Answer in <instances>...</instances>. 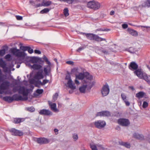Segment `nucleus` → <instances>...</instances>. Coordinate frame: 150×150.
I'll list each match as a JSON object with an SVG mask.
<instances>
[{
    "instance_id": "3",
    "label": "nucleus",
    "mask_w": 150,
    "mask_h": 150,
    "mask_svg": "<svg viewBox=\"0 0 150 150\" xmlns=\"http://www.w3.org/2000/svg\"><path fill=\"white\" fill-rule=\"evenodd\" d=\"M43 59L44 61H45L48 64L47 65L45 66L44 67V70L45 74L46 75L49 76V74L50 73L51 70V63L45 55L43 56Z\"/></svg>"
},
{
    "instance_id": "55",
    "label": "nucleus",
    "mask_w": 150,
    "mask_h": 150,
    "mask_svg": "<svg viewBox=\"0 0 150 150\" xmlns=\"http://www.w3.org/2000/svg\"><path fill=\"white\" fill-rule=\"evenodd\" d=\"M30 3L32 5L34 6L35 7V6L36 5H35V4L34 2V1L32 0H30L29 1Z\"/></svg>"
},
{
    "instance_id": "52",
    "label": "nucleus",
    "mask_w": 150,
    "mask_h": 150,
    "mask_svg": "<svg viewBox=\"0 0 150 150\" xmlns=\"http://www.w3.org/2000/svg\"><path fill=\"white\" fill-rule=\"evenodd\" d=\"M136 26L137 27H141L142 28H150V27L148 26H146L136 25Z\"/></svg>"
},
{
    "instance_id": "48",
    "label": "nucleus",
    "mask_w": 150,
    "mask_h": 150,
    "mask_svg": "<svg viewBox=\"0 0 150 150\" xmlns=\"http://www.w3.org/2000/svg\"><path fill=\"white\" fill-rule=\"evenodd\" d=\"M16 18L18 20H21L23 19L22 17L20 16H16Z\"/></svg>"
},
{
    "instance_id": "33",
    "label": "nucleus",
    "mask_w": 150,
    "mask_h": 150,
    "mask_svg": "<svg viewBox=\"0 0 150 150\" xmlns=\"http://www.w3.org/2000/svg\"><path fill=\"white\" fill-rule=\"evenodd\" d=\"M31 67L34 69L38 70L40 69L42 66L39 64H34L31 66Z\"/></svg>"
},
{
    "instance_id": "2",
    "label": "nucleus",
    "mask_w": 150,
    "mask_h": 150,
    "mask_svg": "<svg viewBox=\"0 0 150 150\" xmlns=\"http://www.w3.org/2000/svg\"><path fill=\"white\" fill-rule=\"evenodd\" d=\"M76 79L81 80H83V83L85 81H92L93 76L88 72H86L79 73L78 75H76Z\"/></svg>"
},
{
    "instance_id": "15",
    "label": "nucleus",
    "mask_w": 150,
    "mask_h": 150,
    "mask_svg": "<svg viewBox=\"0 0 150 150\" xmlns=\"http://www.w3.org/2000/svg\"><path fill=\"white\" fill-rule=\"evenodd\" d=\"M111 115L110 112L107 110L102 111L98 112L96 115V117H108Z\"/></svg>"
},
{
    "instance_id": "61",
    "label": "nucleus",
    "mask_w": 150,
    "mask_h": 150,
    "mask_svg": "<svg viewBox=\"0 0 150 150\" xmlns=\"http://www.w3.org/2000/svg\"><path fill=\"white\" fill-rule=\"evenodd\" d=\"M129 88L132 90V91H134V88L133 86H129Z\"/></svg>"
},
{
    "instance_id": "21",
    "label": "nucleus",
    "mask_w": 150,
    "mask_h": 150,
    "mask_svg": "<svg viewBox=\"0 0 150 150\" xmlns=\"http://www.w3.org/2000/svg\"><path fill=\"white\" fill-rule=\"evenodd\" d=\"M127 31L130 34L133 36L136 37L138 35L137 32L133 29L130 28H128L127 29Z\"/></svg>"
},
{
    "instance_id": "30",
    "label": "nucleus",
    "mask_w": 150,
    "mask_h": 150,
    "mask_svg": "<svg viewBox=\"0 0 150 150\" xmlns=\"http://www.w3.org/2000/svg\"><path fill=\"white\" fill-rule=\"evenodd\" d=\"M3 100L9 103H11L13 101V98L12 97L10 96H4L3 98Z\"/></svg>"
},
{
    "instance_id": "26",
    "label": "nucleus",
    "mask_w": 150,
    "mask_h": 150,
    "mask_svg": "<svg viewBox=\"0 0 150 150\" xmlns=\"http://www.w3.org/2000/svg\"><path fill=\"white\" fill-rule=\"evenodd\" d=\"M133 137L138 139L142 140L144 139L143 136L142 134H139L137 133H135L133 134Z\"/></svg>"
},
{
    "instance_id": "5",
    "label": "nucleus",
    "mask_w": 150,
    "mask_h": 150,
    "mask_svg": "<svg viewBox=\"0 0 150 150\" xmlns=\"http://www.w3.org/2000/svg\"><path fill=\"white\" fill-rule=\"evenodd\" d=\"M134 73L139 78H143L150 85V79L147 75H143L141 69H137L134 71Z\"/></svg>"
},
{
    "instance_id": "42",
    "label": "nucleus",
    "mask_w": 150,
    "mask_h": 150,
    "mask_svg": "<svg viewBox=\"0 0 150 150\" xmlns=\"http://www.w3.org/2000/svg\"><path fill=\"white\" fill-rule=\"evenodd\" d=\"M6 50L5 49H4L2 50H0V56H3L5 54Z\"/></svg>"
},
{
    "instance_id": "28",
    "label": "nucleus",
    "mask_w": 150,
    "mask_h": 150,
    "mask_svg": "<svg viewBox=\"0 0 150 150\" xmlns=\"http://www.w3.org/2000/svg\"><path fill=\"white\" fill-rule=\"evenodd\" d=\"M24 120L23 118H15L14 119L13 122L15 124H19L23 122Z\"/></svg>"
},
{
    "instance_id": "27",
    "label": "nucleus",
    "mask_w": 150,
    "mask_h": 150,
    "mask_svg": "<svg viewBox=\"0 0 150 150\" xmlns=\"http://www.w3.org/2000/svg\"><path fill=\"white\" fill-rule=\"evenodd\" d=\"M49 104L52 110L55 112H56L57 111L56 108V104L55 103H52L51 102H49Z\"/></svg>"
},
{
    "instance_id": "18",
    "label": "nucleus",
    "mask_w": 150,
    "mask_h": 150,
    "mask_svg": "<svg viewBox=\"0 0 150 150\" xmlns=\"http://www.w3.org/2000/svg\"><path fill=\"white\" fill-rule=\"evenodd\" d=\"M39 113L40 115L46 116H49L52 115V113L51 111L45 109L40 110Z\"/></svg>"
},
{
    "instance_id": "24",
    "label": "nucleus",
    "mask_w": 150,
    "mask_h": 150,
    "mask_svg": "<svg viewBox=\"0 0 150 150\" xmlns=\"http://www.w3.org/2000/svg\"><path fill=\"white\" fill-rule=\"evenodd\" d=\"M142 7L149 8L150 7V0H145L142 4Z\"/></svg>"
},
{
    "instance_id": "40",
    "label": "nucleus",
    "mask_w": 150,
    "mask_h": 150,
    "mask_svg": "<svg viewBox=\"0 0 150 150\" xmlns=\"http://www.w3.org/2000/svg\"><path fill=\"white\" fill-rule=\"evenodd\" d=\"M79 70V68L78 67H75L73 68L71 70V72L72 73H77Z\"/></svg>"
},
{
    "instance_id": "41",
    "label": "nucleus",
    "mask_w": 150,
    "mask_h": 150,
    "mask_svg": "<svg viewBox=\"0 0 150 150\" xmlns=\"http://www.w3.org/2000/svg\"><path fill=\"white\" fill-rule=\"evenodd\" d=\"M121 97L122 100L124 101L127 100V96L125 93H122L121 94Z\"/></svg>"
},
{
    "instance_id": "54",
    "label": "nucleus",
    "mask_w": 150,
    "mask_h": 150,
    "mask_svg": "<svg viewBox=\"0 0 150 150\" xmlns=\"http://www.w3.org/2000/svg\"><path fill=\"white\" fill-rule=\"evenodd\" d=\"M66 63L68 64L73 65L74 64V62L71 61H68L66 62Z\"/></svg>"
},
{
    "instance_id": "44",
    "label": "nucleus",
    "mask_w": 150,
    "mask_h": 150,
    "mask_svg": "<svg viewBox=\"0 0 150 150\" xmlns=\"http://www.w3.org/2000/svg\"><path fill=\"white\" fill-rule=\"evenodd\" d=\"M36 92L39 94H41L43 92V89H38L37 90Z\"/></svg>"
},
{
    "instance_id": "51",
    "label": "nucleus",
    "mask_w": 150,
    "mask_h": 150,
    "mask_svg": "<svg viewBox=\"0 0 150 150\" xmlns=\"http://www.w3.org/2000/svg\"><path fill=\"white\" fill-rule=\"evenodd\" d=\"M38 62H39L40 64H43L44 63V61H43L42 59L40 58H38Z\"/></svg>"
},
{
    "instance_id": "7",
    "label": "nucleus",
    "mask_w": 150,
    "mask_h": 150,
    "mask_svg": "<svg viewBox=\"0 0 150 150\" xmlns=\"http://www.w3.org/2000/svg\"><path fill=\"white\" fill-rule=\"evenodd\" d=\"M87 6L88 8L94 10H97L100 8V4L98 2L93 0L88 2Z\"/></svg>"
},
{
    "instance_id": "22",
    "label": "nucleus",
    "mask_w": 150,
    "mask_h": 150,
    "mask_svg": "<svg viewBox=\"0 0 150 150\" xmlns=\"http://www.w3.org/2000/svg\"><path fill=\"white\" fill-rule=\"evenodd\" d=\"M22 50L24 51H28V52L30 54L32 53L33 52V49L29 46H23L22 47Z\"/></svg>"
},
{
    "instance_id": "39",
    "label": "nucleus",
    "mask_w": 150,
    "mask_h": 150,
    "mask_svg": "<svg viewBox=\"0 0 150 150\" xmlns=\"http://www.w3.org/2000/svg\"><path fill=\"white\" fill-rule=\"evenodd\" d=\"M69 10L67 8H65L64 10V14L65 16H67L69 15Z\"/></svg>"
},
{
    "instance_id": "13",
    "label": "nucleus",
    "mask_w": 150,
    "mask_h": 150,
    "mask_svg": "<svg viewBox=\"0 0 150 150\" xmlns=\"http://www.w3.org/2000/svg\"><path fill=\"white\" fill-rule=\"evenodd\" d=\"M65 79L68 80L67 84L70 88L73 89H74L76 88V86L73 83V82L71 79V75L69 72L67 73L66 75Z\"/></svg>"
},
{
    "instance_id": "31",
    "label": "nucleus",
    "mask_w": 150,
    "mask_h": 150,
    "mask_svg": "<svg viewBox=\"0 0 150 150\" xmlns=\"http://www.w3.org/2000/svg\"><path fill=\"white\" fill-rule=\"evenodd\" d=\"M43 77V76L42 74V72H37L35 76V78L36 79H42Z\"/></svg>"
},
{
    "instance_id": "8",
    "label": "nucleus",
    "mask_w": 150,
    "mask_h": 150,
    "mask_svg": "<svg viewBox=\"0 0 150 150\" xmlns=\"http://www.w3.org/2000/svg\"><path fill=\"white\" fill-rule=\"evenodd\" d=\"M19 88H14L13 90L14 91H18L20 94H22L24 96H27L28 94V89L26 88L23 86H20Z\"/></svg>"
},
{
    "instance_id": "56",
    "label": "nucleus",
    "mask_w": 150,
    "mask_h": 150,
    "mask_svg": "<svg viewBox=\"0 0 150 150\" xmlns=\"http://www.w3.org/2000/svg\"><path fill=\"white\" fill-rule=\"evenodd\" d=\"M84 49V48L83 47H79L77 50L76 51L77 52H79L83 50Z\"/></svg>"
},
{
    "instance_id": "47",
    "label": "nucleus",
    "mask_w": 150,
    "mask_h": 150,
    "mask_svg": "<svg viewBox=\"0 0 150 150\" xmlns=\"http://www.w3.org/2000/svg\"><path fill=\"white\" fill-rule=\"evenodd\" d=\"M73 138L75 140H77L78 139V135L76 134H74L73 135Z\"/></svg>"
},
{
    "instance_id": "11",
    "label": "nucleus",
    "mask_w": 150,
    "mask_h": 150,
    "mask_svg": "<svg viewBox=\"0 0 150 150\" xmlns=\"http://www.w3.org/2000/svg\"><path fill=\"white\" fill-rule=\"evenodd\" d=\"M101 91L103 97L106 96L109 94L110 92V88L107 83H106L103 85Z\"/></svg>"
},
{
    "instance_id": "29",
    "label": "nucleus",
    "mask_w": 150,
    "mask_h": 150,
    "mask_svg": "<svg viewBox=\"0 0 150 150\" xmlns=\"http://www.w3.org/2000/svg\"><path fill=\"white\" fill-rule=\"evenodd\" d=\"M145 95V93L143 91H140L136 94V97L139 99L144 97Z\"/></svg>"
},
{
    "instance_id": "63",
    "label": "nucleus",
    "mask_w": 150,
    "mask_h": 150,
    "mask_svg": "<svg viewBox=\"0 0 150 150\" xmlns=\"http://www.w3.org/2000/svg\"><path fill=\"white\" fill-rule=\"evenodd\" d=\"M88 33H85L81 32V34H82L83 35H85L86 37H87V34H88Z\"/></svg>"
},
{
    "instance_id": "1",
    "label": "nucleus",
    "mask_w": 150,
    "mask_h": 150,
    "mask_svg": "<svg viewBox=\"0 0 150 150\" xmlns=\"http://www.w3.org/2000/svg\"><path fill=\"white\" fill-rule=\"evenodd\" d=\"M83 84L79 88V90L81 93H84L86 92H89L91 88L94 85V82L92 81L83 82Z\"/></svg>"
},
{
    "instance_id": "64",
    "label": "nucleus",
    "mask_w": 150,
    "mask_h": 150,
    "mask_svg": "<svg viewBox=\"0 0 150 150\" xmlns=\"http://www.w3.org/2000/svg\"><path fill=\"white\" fill-rule=\"evenodd\" d=\"M38 83L39 84H40L42 86H43V82H41L40 81H39L38 82Z\"/></svg>"
},
{
    "instance_id": "25",
    "label": "nucleus",
    "mask_w": 150,
    "mask_h": 150,
    "mask_svg": "<svg viewBox=\"0 0 150 150\" xmlns=\"http://www.w3.org/2000/svg\"><path fill=\"white\" fill-rule=\"evenodd\" d=\"M119 143L120 145L123 146L129 149L131 147L130 144L127 142H124L122 141H120L119 142Z\"/></svg>"
},
{
    "instance_id": "62",
    "label": "nucleus",
    "mask_w": 150,
    "mask_h": 150,
    "mask_svg": "<svg viewBox=\"0 0 150 150\" xmlns=\"http://www.w3.org/2000/svg\"><path fill=\"white\" fill-rule=\"evenodd\" d=\"M114 14H115V12L113 11H111L110 12V15H112V16L114 15Z\"/></svg>"
},
{
    "instance_id": "50",
    "label": "nucleus",
    "mask_w": 150,
    "mask_h": 150,
    "mask_svg": "<svg viewBox=\"0 0 150 150\" xmlns=\"http://www.w3.org/2000/svg\"><path fill=\"white\" fill-rule=\"evenodd\" d=\"M128 25L127 24H123L122 25V28L124 29L127 28L128 27Z\"/></svg>"
},
{
    "instance_id": "12",
    "label": "nucleus",
    "mask_w": 150,
    "mask_h": 150,
    "mask_svg": "<svg viewBox=\"0 0 150 150\" xmlns=\"http://www.w3.org/2000/svg\"><path fill=\"white\" fill-rule=\"evenodd\" d=\"M33 139L35 141L40 144H47L50 142L48 139L44 137H34Z\"/></svg>"
},
{
    "instance_id": "14",
    "label": "nucleus",
    "mask_w": 150,
    "mask_h": 150,
    "mask_svg": "<svg viewBox=\"0 0 150 150\" xmlns=\"http://www.w3.org/2000/svg\"><path fill=\"white\" fill-rule=\"evenodd\" d=\"M10 132L12 135L20 137L23 135V133L21 131L12 128L10 130Z\"/></svg>"
},
{
    "instance_id": "46",
    "label": "nucleus",
    "mask_w": 150,
    "mask_h": 150,
    "mask_svg": "<svg viewBox=\"0 0 150 150\" xmlns=\"http://www.w3.org/2000/svg\"><path fill=\"white\" fill-rule=\"evenodd\" d=\"M148 103L146 101H144L143 104V108H146L148 106Z\"/></svg>"
},
{
    "instance_id": "38",
    "label": "nucleus",
    "mask_w": 150,
    "mask_h": 150,
    "mask_svg": "<svg viewBox=\"0 0 150 150\" xmlns=\"http://www.w3.org/2000/svg\"><path fill=\"white\" fill-rule=\"evenodd\" d=\"M90 147L92 150H98L96 145L94 144H91Z\"/></svg>"
},
{
    "instance_id": "35",
    "label": "nucleus",
    "mask_w": 150,
    "mask_h": 150,
    "mask_svg": "<svg viewBox=\"0 0 150 150\" xmlns=\"http://www.w3.org/2000/svg\"><path fill=\"white\" fill-rule=\"evenodd\" d=\"M25 109L27 111L31 112H33L35 110V109L33 106L26 108Z\"/></svg>"
},
{
    "instance_id": "59",
    "label": "nucleus",
    "mask_w": 150,
    "mask_h": 150,
    "mask_svg": "<svg viewBox=\"0 0 150 150\" xmlns=\"http://www.w3.org/2000/svg\"><path fill=\"white\" fill-rule=\"evenodd\" d=\"M5 58L6 59H10L11 57V55L9 54L6 55L5 56Z\"/></svg>"
},
{
    "instance_id": "17",
    "label": "nucleus",
    "mask_w": 150,
    "mask_h": 150,
    "mask_svg": "<svg viewBox=\"0 0 150 150\" xmlns=\"http://www.w3.org/2000/svg\"><path fill=\"white\" fill-rule=\"evenodd\" d=\"M52 4V2L51 1H45V0H43L41 4H36L35 6V7L38 8L42 6H48L51 4Z\"/></svg>"
},
{
    "instance_id": "43",
    "label": "nucleus",
    "mask_w": 150,
    "mask_h": 150,
    "mask_svg": "<svg viewBox=\"0 0 150 150\" xmlns=\"http://www.w3.org/2000/svg\"><path fill=\"white\" fill-rule=\"evenodd\" d=\"M6 64L5 63H4L3 64H1V67H2L4 69V70L6 71H7L8 70V68L6 66Z\"/></svg>"
},
{
    "instance_id": "49",
    "label": "nucleus",
    "mask_w": 150,
    "mask_h": 150,
    "mask_svg": "<svg viewBox=\"0 0 150 150\" xmlns=\"http://www.w3.org/2000/svg\"><path fill=\"white\" fill-rule=\"evenodd\" d=\"M49 82V80L47 79H44L43 81V85H44L46 83H48Z\"/></svg>"
},
{
    "instance_id": "37",
    "label": "nucleus",
    "mask_w": 150,
    "mask_h": 150,
    "mask_svg": "<svg viewBox=\"0 0 150 150\" xmlns=\"http://www.w3.org/2000/svg\"><path fill=\"white\" fill-rule=\"evenodd\" d=\"M96 31H108L110 30V29L108 28H98L96 30Z\"/></svg>"
},
{
    "instance_id": "9",
    "label": "nucleus",
    "mask_w": 150,
    "mask_h": 150,
    "mask_svg": "<svg viewBox=\"0 0 150 150\" xmlns=\"http://www.w3.org/2000/svg\"><path fill=\"white\" fill-rule=\"evenodd\" d=\"M95 127L98 129H101L105 127L106 125L105 122L103 120H99L94 122Z\"/></svg>"
},
{
    "instance_id": "60",
    "label": "nucleus",
    "mask_w": 150,
    "mask_h": 150,
    "mask_svg": "<svg viewBox=\"0 0 150 150\" xmlns=\"http://www.w3.org/2000/svg\"><path fill=\"white\" fill-rule=\"evenodd\" d=\"M133 9L135 10H138L139 9V7L138 6H134L133 7Z\"/></svg>"
},
{
    "instance_id": "19",
    "label": "nucleus",
    "mask_w": 150,
    "mask_h": 150,
    "mask_svg": "<svg viewBox=\"0 0 150 150\" xmlns=\"http://www.w3.org/2000/svg\"><path fill=\"white\" fill-rule=\"evenodd\" d=\"M138 68V65L135 62H132L129 66V69L131 70H136Z\"/></svg>"
},
{
    "instance_id": "57",
    "label": "nucleus",
    "mask_w": 150,
    "mask_h": 150,
    "mask_svg": "<svg viewBox=\"0 0 150 150\" xmlns=\"http://www.w3.org/2000/svg\"><path fill=\"white\" fill-rule=\"evenodd\" d=\"M34 52L35 53L38 54H40L41 53V51L38 50H34Z\"/></svg>"
},
{
    "instance_id": "34",
    "label": "nucleus",
    "mask_w": 150,
    "mask_h": 150,
    "mask_svg": "<svg viewBox=\"0 0 150 150\" xmlns=\"http://www.w3.org/2000/svg\"><path fill=\"white\" fill-rule=\"evenodd\" d=\"M30 61L33 63H36L38 61V58L35 57H31Z\"/></svg>"
},
{
    "instance_id": "53",
    "label": "nucleus",
    "mask_w": 150,
    "mask_h": 150,
    "mask_svg": "<svg viewBox=\"0 0 150 150\" xmlns=\"http://www.w3.org/2000/svg\"><path fill=\"white\" fill-rule=\"evenodd\" d=\"M58 96V94L57 93H56L53 96V98L54 99H56Z\"/></svg>"
},
{
    "instance_id": "4",
    "label": "nucleus",
    "mask_w": 150,
    "mask_h": 150,
    "mask_svg": "<svg viewBox=\"0 0 150 150\" xmlns=\"http://www.w3.org/2000/svg\"><path fill=\"white\" fill-rule=\"evenodd\" d=\"M86 38L88 39L91 40H95L98 42H101L102 41H106L105 39L101 38L98 35L92 33H88Z\"/></svg>"
},
{
    "instance_id": "10",
    "label": "nucleus",
    "mask_w": 150,
    "mask_h": 150,
    "mask_svg": "<svg viewBox=\"0 0 150 150\" xmlns=\"http://www.w3.org/2000/svg\"><path fill=\"white\" fill-rule=\"evenodd\" d=\"M117 122L120 125L122 126H128L130 124L129 120L126 118H120L118 120Z\"/></svg>"
},
{
    "instance_id": "16",
    "label": "nucleus",
    "mask_w": 150,
    "mask_h": 150,
    "mask_svg": "<svg viewBox=\"0 0 150 150\" xmlns=\"http://www.w3.org/2000/svg\"><path fill=\"white\" fill-rule=\"evenodd\" d=\"M1 81L2 83L0 85V89L3 90L7 89L10 86V82L8 81H4L3 80H2Z\"/></svg>"
},
{
    "instance_id": "36",
    "label": "nucleus",
    "mask_w": 150,
    "mask_h": 150,
    "mask_svg": "<svg viewBox=\"0 0 150 150\" xmlns=\"http://www.w3.org/2000/svg\"><path fill=\"white\" fill-rule=\"evenodd\" d=\"M50 10V9L48 8H45L41 10L40 13L41 14H44L47 13H48Z\"/></svg>"
},
{
    "instance_id": "23",
    "label": "nucleus",
    "mask_w": 150,
    "mask_h": 150,
    "mask_svg": "<svg viewBox=\"0 0 150 150\" xmlns=\"http://www.w3.org/2000/svg\"><path fill=\"white\" fill-rule=\"evenodd\" d=\"M12 97L13 98V100L18 101L19 100H23L24 99L21 96L18 95L17 94L14 95Z\"/></svg>"
},
{
    "instance_id": "20",
    "label": "nucleus",
    "mask_w": 150,
    "mask_h": 150,
    "mask_svg": "<svg viewBox=\"0 0 150 150\" xmlns=\"http://www.w3.org/2000/svg\"><path fill=\"white\" fill-rule=\"evenodd\" d=\"M99 51L104 54L107 55L110 54V50H109V48L108 47H101L99 49Z\"/></svg>"
},
{
    "instance_id": "6",
    "label": "nucleus",
    "mask_w": 150,
    "mask_h": 150,
    "mask_svg": "<svg viewBox=\"0 0 150 150\" xmlns=\"http://www.w3.org/2000/svg\"><path fill=\"white\" fill-rule=\"evenodd\" d=\"M13 53L17 57L23 59L26 55V54L24 52H21L16 48H13L12 50Z\"/></svg>"
},
{
    "instance_id": "58",
    "label": "nucleus",
    "mask_w": 150,
    "mask_h": 150,
    "mask_svg": "<svg viewBox=\"0 0 150 150\" xmlns=\"http://www.w3.org/2000/svg\"><path fill=\"white\" fill-rule=\"evenodd\" d=\"M124 102L125 103V104L126 106H129L130 105V103L129 101H127V100H126Z\"/></svg>"
},
{
    "instance_id": "32",
    "label": "nucleus",
    "mask_w": 150,
    "mask_h": 150,
    "mask_svg": "<svg viewBox=\"0 0 150 150\" xmlns=\"http://www.w3.org/2000/svg\"><path fill=\"white\" fill-rule=\"evenodd\" d=\"M125 50L131 53H134L136 51L135 48L132 47L128 48H126L125 49Z\"/></svg>"
},
{
    "instance_id": "45",
    "label": "nucleus",
    "mask_w": 150,
    "mask_h": 150,
    "mask_svg": "<svg viewBox=\"0 0 150 150\" xmlns=\"http://www.w3.org/2000/svg\"><path fill=\"white\" fill-rule=\"evenodd\" d=\"M75 0H66V2L69 4H72Z\"/></svg>"
}]
</instances>
